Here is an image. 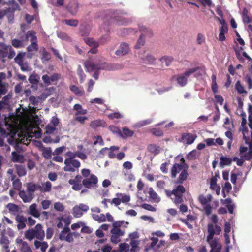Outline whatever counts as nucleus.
<instances>
[{"instance_id":"obj_1","label":"nucleus","mask_w":252,"mask_h":252,"mask_svg":"<svg viewBox=\"0 0 252 252\" xmlns=\"http://www.w3.org/2000/svg\"><path fill=\"white\" fill-rule=\"evenodd\" d=\"M221 231V228L217 225L208 224V236L207 241L210 244L211 249L210 252H220L221 245L219 243L218 240L213 239L214 235H219Z\"/></svg>"},{"instance_id":"obj_2","label":"nucleus","mask_w":252,"mask_h":252,"mask_svg":"<svg viewBox=\"0 0 252 252\" xmlns=\"http://www.w3.org/2000/svg\"><path fill=\"white\" fill-rule=\"evenodd\" d=\"M84 66L87 72H91L97 69L105 70H116L119 69L120 65L118 64H107L105 63L101 65L95 64L91 61H87L84 63Z\"/></svg>"},{"instance_id":"obj_3","label":"nucleus","mask_w":252,"mask_h":252,"mask_svg":"<svg viewBox=\"0 0 252 252\" xmlns=\"http://www.w3.org/2000/svg\"><path fill=\"white\" fill-rule=\"evenodd\" d=\"M165 192L167 196L171 197L173 202L176 205H178L183 202L184 199L183 194L186 192V189L183 186L179 185L177 186L172 191L165 190Z\"/></svg>"},{"instance_id":"obj_4","label":"nucleus","mask_w":252,"mask_h":252,"mask_svg":"<svg viewBox=\"0 0 252 252\" xmlns=\"http://www.w3.org/2000/svg\"><path fill=\"white\" fill-rule=\"evenodd\" d=\"M25 237L29 241H31L35 238L40 240H43L45 237V232L41 224L38 223L34 228L26 230L25 232Z\"/></svg>"},{"instance_id":"obj_5","label":"nucleus","mask_w":252,"mask_h":252,"mask_svg":"<svg viewBox=\"0 0 252 252\" xmlns=\"http://www.w3.org/2000/svg\"><path fill=\"white\" fill-rule=\"evenodd\" d=\"M124 223V220H118L113 222L112 224L113 228L110 231L112 234L111 241L112 243L117 244L120 242V237L124 235L125 231L120 229V227Z\"/></svg>"},{"instance_id":"obj_6","label":"nucleus","mask_w":252,"mask_h":252,"mask_svg":"<svg viewBox=\"0 0 252 252\" xmlns=\"http://www.w3.org/2000/svg\"><path fill=\"white\" fill-rule=\"evenodd\" d=\"M201 68L199 67H194L193 68L189 69L184 72L183 74H179L177 75L176 78V81L178 84L181 87L185 86L188 81L187 77H189L191 74L195 73V76L198 77L199 75H201L202 73L200 72Z\"/></svg>"},{"instance_id":"obj_7","label":"nucleus","mask_w":252,"mask_h":252,"mask_svg":"<svg viewBox=\"0 0 252 252\" xmlns=\"http://www.w3.org/2000/svg\"><path fill=\"white\" fill-rule=\"evenodd\" d=\"M139 31L141 32V34L138 38L135 45V47L136 49H139L144 45L145 42L144 37L145 36H147L150 37L153 35L152 31L144 26H139Z\"/></svg>"},{"instance_id":"obj_8","label":"nucleus","mask_w":252,"mask_h":252,"mask_svg":"<svg viewBox=\"0 0 252 252\" xmlns=\"http://www.w3.org/2000/svg\"><path fill=\"white\" fill-rule=\"evenodd\" d=\"M107 19L109 20V23L115 24L118 25H126L130 22L129 19L119 15L116 12L111 13Z\"/></svg>"},{"instance_id":"obj_9","label":"nucleus","mask_w":252,"mask_h":252,"mask_svg":"<svg viewBox=\"0 0 252 252\" xmlns=\"http://www.w3.org/2000/svg\"><path fill=\"white\" fill-rule=\"evenodd\" d=\"M247 123V120L245 118H243L241 122V126L243 127L242 133L243 135V139L245 141V143L249 144L250 146L249 158L252 157V140L251 137H249V132L247 127H244Z\"/></svg>"},{"instance_id":"obj_10","label":"nucleus","mask_w":252,"mask_h":252,"mask_svg":"<svg viewBox=\"0 0 252 252\" xmlns=\"http://www.w3.org/2000/svg\"><path fill=\"white\" fill-rule=\"evenodd\" d=\"M213 197L211 194H208L206 197V215H210L213 210L216 209L219 206L218 200L212 201Z\"/></svg>"},{"instance_id":"obj_11","label":"nucleus","mask_w":252,"mask_h":252,"mask_svg":"<svg viewBox=\"0 0 252 252\" xmlns=\"http://www.w3.org/2000/svg\"><path fill=\"white\" fill-rule=\"evenodd\" d=\"M73 235L76 236L77 234L75 232H70V228L67 226H65L61 231L59 238L61 241H65L70 243L74 241Z\"/></svg>"},{"instance_id":"obj_12","label":"nucleus","mask_w":252,"mask_h":252,"mask_svg":"<svg viewBox=\"0 0 252 252\" xmlns=\"http://www.w3.org/2000/svg\"><path fill=\"white\" fill-rule=\"evenodd\" d=\"M34 32L32 31H29L26 35V38L28 39L29 36L32 37L31 44L28 46L27 50L28 52L32 51H37L38 49V46L36 42V37L34 35Z\"/></svg>"},{"instance_id":"obj_13","label":"nucleus","mask_w":252,"mask_h":252,"mask_svg":"<svg viewBox=\"0 0 252 252\" xmlns=\"http://www.w3.org/2000/svg\"><path fill=\"white\" fill-rule=\"evenodd\" d=\"M97 183V177L94 174L91 175L89 178H87L82 181V185L88 189L96 187Z\"/></svg>"},{"instance_id":"obj_14","label":"nucleus","mask_w":252,"mask_h":252,"mask_svg":"<svg viewBox=\"0 0 252 252\" xmlns=\"http://www.w3.org/2000/svg\"><path fill=\"white\" fill-rule=\"evenodd\" d=\"M139 57L143 63L147 64H154L156 61V58L149 53H146L145 51L140 52Z\"/></svg>"},{"instance_id":"obj_15","label":"nucleus","mask_w":252,"mask_h":252,"mask_svg":"<svg viewBox=\"0 0 252 252\" xmlns=\"http://www.w3.org/2000/svg\"><path fill=\"white\" fill-rule=\"evenodd\" d=\"M196 137L197 136L195 134L188 132L183 133L181 138L179 139V141L184 144L190 145L193 143Z\"/></svg>"},{"instance_id":"obj_16","label":"nucleus","mask_w":252,"mask_h":252,"mask_svg":"<svg viewBox=\"0 0 252 252\" xmlns=\"http://www.w3.org/2000/svg\"><path fill=\"white\" fill-rule=\"evenodd\" d=\"M65 166L63 170L66 172H74L76 169H78L80 165V162L78 160H72L68 161V163L64 161Z\"/></svg>"},{"instance_id":"obj_17","label":"nucleus","mask_w":252,"mask_h":252,"mask_svg":"<svg viewBox=\"0 0 252 252\" xmlns=\"http://www.w3.org/2000/svg\"><path fill=\"white\" fill-rule=\"evenodd\" d=\"M181 162L180 164L175 163L173 165L171 170V177L172 178H175L177 173L180 171L182 172L184 169H185V165L187 164L185 163L183 158H181Z\"/></svg>"},{"instance_id":"obj_18","label":"nucleus","mask_w":252,"mask_h":252,"mask_svg":"<svg viewBox=\"0 0 252 252\" xmlns=\"http://www.w3.org/2000/svg\"><path fill=\"white\" fill-rule=\"evenodd\" d=\"M130 51L129 45L125 42H122L119 48L115 51V54L118 56H123L127 54Z\"/></svg>"},{"instance_id":"obj_19","label":"nucleus","mask_w":252,"mask_h":252,"mask_svg":"<svg viewBox=\"0 0 252 252\" xmlns=\"http://www.w3.org/2000/svg\"><path fill=\"white\" fill-rule=\"evenodd\" d=\"M79 4L77 0H71L68 4L66 9L72 15H76L78 10Z\"/></svg>"},{"instance_id":"obj_20","label":"nucleus","mask_w":252,"mask_h":252,"mask_svg":"<svg viewBox=\"0 0 252 252\" xmlns=\"http://www.w3.org/2000/svg\"><path fill=\"white\" fill-rule=\"evenodd\" d=\"M15 219L16 222L17 223L18 229H23L26 227L27 218L23 215H17L16 216Z\"/></svg>"},{"instance_id":"obj_21","label":"nucleus","mask_w":252,"mask_h":252,"mask_svg":"<svg viewBox=\"0 0 252 252\" xmlns=\"http://www.w3.org/2000/svg\"><path fill=\"white\" fill-rule=\"evenodd\" d=\"M2 123H3L4 126L6 127L7 131L3 128L4 125L0 122V133L1 136L4 137H6L10 134V133H11V130L9 129L10 125L6 121L3 122Z\"/></svg>"},{"instance_id":"obj_22","label":"nucleus","mask_w":252,"mask_h":252,"mask_svg":"<svg viewBox=\"0 0 252 252\" xmlns=\"http://www.w3.org/2000/svg\"><path fill=\"white\" fill-rule=\"evenodd\" d=\"M188 165H185V169H184L181 172L177 180L176 183L178 184H182L184 181H185L188 176Z\"/></svg>"},{"instance_id":"obj_23","label":"nucleus","mask_w":252,"mask_h":252,"mask_svg":"<svg viewBox=\"0 0 252 252\" xmlns=\"http://www.w3.org/2000/svg\"><path fill=\"white\" fill-rule=\"evenodd\" d=\"M159 61L162 65L165 64V66L168 67L170 66L173 62L174 58L171 56L165 55L160 58Z\"/></svg>"},{"instance_id":"obj_24","label":"nucleus","mask_w":252,"mask_h":252,"mask_svg":"<svg viewBox=\"0 0 252 252\" xmlns=\"http://www.w3.org/2000/svg\"><path fill=\"white\" fill-rule=\"evenodd\" d=\"M29 213L37 218H39L40 216V214L37 209V205L35 203H33L30 206Z\"/></svg>"},{"instance_id":"obj_25","label":"nucleus","mask_w":252,"mask_h":252,"mask_svg":"<svg viewBox=\"0 0 252 252\" xmlns=\"http://www.w3.org/2000/svg\"><path fill=\"white\" fill-rule=\"evenodd\" d=\"M18 194L20 197L22 199L23 202L25 203L30 202L33 198L32 197V195H31L30 194H29V193H28V194H27L26 192L24 190L20 191Z\"/></svg>"},{"instance_id":"obj_26","label":"nucleus","mask_w":252,"mask_h":252,"mask_svg":"<svg viewBox=\"0 0 252 252\" xmlns=\"http://www.w3.org/2000/svg\"><path fill=\"white\" fill-rule=\"evenodd\" d=\"M34 246L36 249L40 248L41 251L42 252H45L46 249L48 247V244L46 242H40L37 240H35Z\"/></svg>"},{"instance_id":"obj_27","label":"nucleus","mask_w":252,"mask_h":252,"mask_svg":"<svg viewBox=\"0 0 252 252\" xmlns=\"http://www.w3.org/2000/svg\"><path fill=\"white\" fill-rule=\"evenodd\" d=\"M232 161V159L230 158L224 156H221L220 158V164L221 167H224L225 166L230 165Z\"/></svg>"},{"instance_id":"obj_28","label":"nucleus","mask_w":252,"mask_h":252,"mask_svg":"<svg viewBox=\"0 0 252 252\" xmlns=\"http://www.w3.org/2000/svg\"><path fill=\"white\" fill-rule=\"evenodd\" d=\"M27 189L28 193L32 195L33 198L34 196V192L36 191V184L32 182L27 184Z\"/></svg>"},{"instance_id":"obj_29","label":"nucleus","mask_w":252,"mask_h":252,"mask_svg":"<svg viewBox=\"0 0 252 252\" xmlns=\"http://www.w3.org/2000/svg\"><path fill=\"white\" fill-rule=\"evenodd\" d=\"M119 149V147L115 146H111L110 148H107V147L102 148L100 150V152H102L103 151H105V150H110L111 151L108 153V157H109V158H113L116 156L115 154L113 153V151H117Z\"/></svg>"},{"instance_id":"obj_30","label":"nucleus","mask_w":252,"mask_h":252,"mask_svg":"<svg viewBox=\"0 0 252 252\" xmlns=\"http://www.w3.org/2000/svg\"><path fill=\"white\" fill-rule=\"evenodd\" d=\"M105 125V122L104 121L99 119L92 121L90 124V126L94 129L100 126L104 127Z\"/></svg>"},{"instance_id":"obj_31","label":"nucleus","mask_w":252,"mask_h":252,"mask_svg":"<svg viewBox=\"0 0 252 252\" xmlns=\"http://www.w3.org/2000/svg\"><path fill=\"white\" fill-rule=\"evenodd\" d=\"M249 145V147L250 148L249 145ZM247 151L248 148L246 147L241 146L240 148V155H241V157H244L245 159L246 160H249L251 159L252 158V157L250 158H249L250 156L249 152H248V153L247 154V155H245ZM249 151H250V150H249Z\"/></svg>"},{"instance_id":"obj_32","label":"nucleus","mask_w":252,"mask_h":252,"mask_svg":"<svg viewBox=\"0 0 252 252\" xmlns=\"http://www.w3.org/2000/svg\"><path fill=\"white\" fill-rule=\"evenodd\" d=\"M220 31L219 40L221 41H223L225 40V33L228 31L227 26L221 27L220 29Z\"/></svg>"},{"instance_id":"obj_33","label":"nucleus","mask_w":252,"mask_h":252,"mask_svg":"<svg viewBox=\"0 0 252 252\" xmlns=\"http://www.w3.org/2000/svg\"><path fill=\"white\" fill-rule=\"evenodd\" d=\"M17 175L20 176H24L26 174V171L24 166L22 165H17L15 166Z\"/></svg>"},{"instance_id":"obj_34","label":"nucleus","mask_w":252,"mask_h":252,"mask_svg":"<svg viewBox=\"0 0 252 252\" xmlns=\"http://www.w3.org/2000/svg\"><path fill=\"white\" fill-rule=\"evenodd\" d=\"M40 79L39 76L37 74H32L30 75L29 81L30 83L34 85H37Z\"/></svg>"},{"instance_id":"obj_35","label":"nucleus","mask_w":252,"mask_h":252,"mask_svg":"<svg viewBox=\"0 0 252 252\" xmlns=\"http://www.w3.org/2000/svg\"><path fill=\"white\" fill-rule=\"evenodd\" d=\"M42 56L41 58V61H42V62H46V61H49L51 58V54L49 52H47L45 48H43L42 49Z\"/></svg>"},{"instance_id":"obj_36","label":"nucleus","mask_w":252,"mask_h":252,"mask_svg":"<svg viewBox=\"0 0 252 252\" xmlns=\"http://www.w3.org/2000/svg\"><path fill=\"white\" fill-rule=\"evenodd\" d=\"M73 109L77 111L75 115L79 114L85 115L87 113V111L86 109H82V107L80 104H76L74 105Z\"/></svg>"},{"instance_id":"obj_37","label":"nucleus","mask_w":252,"mask_h":252,"mask_svg":"<svg viewBox=\"0 0 252 252\" xmlns=\"http://www.w3.org/2000/svg\"><path fill=\"white\" fill-rule=\"evenodd\" d=\"M235 87L239 94L247 93V91L245 90L244 86L239 80L236 82Z\"/></svg>"},{"instance_id":"obj_38","label":"nucleus","mask_w":252,"mask_h":252,"mask_svg":"<svg viewBox=\"0 0 252 252\" xmlns=\"http://www.w3.org/2000/svg\"><path fill=\"white\" fill-rule=\"evenodd\" d=\"M123 136L122 137L124 139H126L128 137H132L134 134V132L127 127L123 128Z\"/></svg>"},{"instance_id":"obj_39","label":"nucleus","mask_w":252,"mask_h":252,"mask_svg":"<svg viewBox=\"0 0 252 252\" xmlns=\"http://www.w3.org/2000/svg\"><path fill=\"white\" fill-rule=\"evenodd\" d=\"M116 196L117 197H119L120 198L121 202L124 203L128 202L130 200V197L128 195L122 194L121 193H116Z\"/></svg>"},{"instance_id":"obj_40","label":"nucleus","mask_w":252,"mask_h":252,"mask_svg":"<svg viewBox=\"0 0 252 252\" xmlns=\"http://www.w3.org/2000/svg\"><path fill=\"white\" fill-rule=\"evenodd\" d=\"M70 90L73 92L76 95L81 96L84 94V91L81 90L79 87L75 85H72L70 87Z\"/></svg>"},{"instance_id":"obj_41","label":"nucleus","mask_w":252,"mask_h":252,"mask_svg":"<svg viewBox=\"0 0 252 252\" xmlns=\"http://www.w3.org/2000/svg\"><path fill=\"white\" fill-rule=\"evenodd\" d=\"M248 113H249V126L251 129V138L252 140V105H248Z\"/></svg>"},{"instance_id":"obj_42","label":"nucleus","mask_w":252,"mask_h":252,"mask_svg":"<svg viewBox=\"0 0 252 252\" xmlns=\"http://www.w3.org/2000/svg\"><path fill=\"white\" fill-rule=\"evenodd\" d=\"M72 214L75 218H80L83 215V212L78 207V205H76L73 208Z\"/></svg>"},{"instance_id":"obj_43","label":"nucleus","mask_w":252,"mask_h":252,"mask_svg":"<svg viewBox=\"0 0 252 252\" xmlns=\"http://www.w3.org/2000/svg\"><path fill=\"white\" fill-rule=\"evenodd\" d=\"M77 73L79 77L80 83H82L85 79L86 75L84 73L83 70L80 65H79L78 66Z\"/></svg>"},{"instance_id":"obj_44","label":"nucleus","mask_w":252,"mask_h":252,"mask_svg":"<svg viewBox=\"0 0 252 252\" xmlns=\"http://www.w3.org/2000/svg\"><path fill=\"white\" fill-rule=\"evenodd\" d=\"M139 244V241L138 240H132V241H130V245L131 246V252H137L138 250Z\"/></svg>"},{"instance_id":"obj_45","label":"nucleus","mask_w":252,"mask_h":252,"mask_svg":"<svg viewBox=\"0 0 252 252\" xmlns=\"http://www.w3.org/2000/svg\"><path fill=\"white\" fill-rule=\"evenodd\" d=\"M85 43L90 47H98L99 43L96 42L94 39L92 38H88L85 39Z\"/></svg>"},{"instance_id":"obj_46","label":"nucleus","mask_w":252,"mask_h":252,"mask_svg":"<svg viewBox=\"0 0 252 252\" xmlns=\"http://www.w3.org/2000/svg\"><path fill=\"white\" fill-rule=\"evenodd\" d=\"M25 56V53L20 52L16 56V57L14 58V61L15 62L18 64H19L20 63L24 62L23 59Z\"/></svg>"},{"instance_id":"obj_47","label":"nucleus","mask_w":252,"mask_h":252,"mask_svg":"<svg viewBox=\"0 0 252 252\" xmlns=\"http://www.w3.org/2000/svg\"><path fill=\"white\" fill-rule=\"evenodd\" d=\"M9 45L4 43L0 42V55H7Z\"/></svg>"},{"instance_id":"obj_48","label":"nucleus","mask_w":252,"mask_h":252,"mask_svg":"<svg viewBox=\"0 0 252 252\" xmlns=\"http://www.w3.org/2000/svg\"><path fill=\"white\" fill-rule=\"evenodd\" d=\"M109 129L113 133L118 134L120 137L123 136V134L121 130L116 126L111 125L109 126Z\"/></svg>"},{"instance_id":"obj_49","label":"nucleus","mask_w":252,"mask_h":252,"mask_svg":"<svg viewBox=\"0 0 252 252\" xmlns=\"http://www.w3.org/2000/svg\"><path fill=\"white\" fill-rule=\"evenodd\" d=\"M248 10L246 8H244L242 12L243 22L244 23H249L251 21V19L248 15Z\"/></svg>"},{"instance_id":"obj_50","label":"nucleus","mask_w":252,"mask_h":252,"mask_svg":"<svg viewBox=\"0 0 252 252\" xmlns=\"http://www.w3.org/2000/svg\"><path fill=\"white\" fill-rule=\"evenodd\" d=\"M43 192H48L51 190L52 184L49 181L42 183Z\"/></svg>"},{"instance_id":"obj_51","label":"nucleus","mask_w":252,"mask_h":252,"mask_svg":"<svg viewBox=\"0 0 252 252\" xmlns=\"http://www.w3.org/2000/svg\"><path fill=\"white\" fill-rule=\"evenodd\" d=\"M63 22L65 24L72 27H76L78 24V21L76 19H65Z\"/></svg>"},{"instance_id":"obj_52","label":"nucleus","mask_w":252,"mask_h":252,"mask_svg":"<svg viewBox=\"0 0 252 252\" xmlns=\"http://www.w3.org/2000/svg\"><path fill=\"white\" fill-rule=\"evenodd\" d=\"M120 252H129V246L128 244L123 243L119 245Z\"/></svg>"},{"instance_id":"obj_53","label":"nucleus","mask_w":252,"mask_h":252,"mask_svg":"<svg viewBox=\"0 0 252 252\" xmlns=\"http://www.w3.org/2000/svg\"><path fill=\"white\" fill-rule=\"evenodd\" d=\"M65 155L68 156V158H66L64 161L68 163L70 160H75L74 158L76 157V152L73 153L71 151H68L65 154Z\"/></svg>"},{"instance_id":"obj_54","label":"nucleus","mask_w":252,"mask_h":252,"mask_svg":"<svg viewBox=\"0 0 252 252\" xmlns=\"http://www.w3.org/2000/svg\"><path fill=\"white\" fill-rule=\"evenodd\" d=\"M245 81L248 84L249 89H252V73L246 75Z\"/></svg>"},{"instance_id":"obj_55","label":"nucleus","mask_w":252,"mask_h":252,"mask_svg":"<svg viewBox=\"0 0 252 252\" xmlns=\"http://www.w3.org/2000/svg\"><path fill=\"white\" fill-rule=\"evenodd\" d=\"M11 44L13 47L16 48L23 47V44L22 41L17 39H12L11 40Z\"/></svg>"},{"instance_id":"obj_56","label":"nucleus","mask_w":252,"mask_h":252,"mask_svg":"<svg viewBox=\"0 0 252 252\" xmlns=\"http://www.w3.org/2000/svg\"><path fill=\"white\" fill-rule=\"evenodd\" d=\"M20 250L22 252H32L31 248L29 247L27 242L23 243L21 245Z\"/></svg>"},{"instance_id":"obj_57","label":"nucleus","mask_w":252,"mask_h":252,"mask_svg":"<svg viewBox=\"0 0 252 252\" xmlns=\"http://www.w3.org/2000/svg\"><path fill=\"white\" fill-rule=\"evenodd\" d=\"M7 208L10 212H18L19 211L18 206L16 204H12V203L8 204L7 205Z\"/></svg>"},{"instance_id":"obj_58","label":"nucleus","mask_w":252,"mask_h":252,"mask_svg":"<svg viewBox=\"0 0 252 252\" xmlns=\"http://www.w3.org/2000/svg\"><path fill=\"white\" fill-rule=\"evenodd\" d=\"M151 133L156 136H162L163 134V131L159 128H154L151 130Z\"/></svg>"},{"instance_id":"obj_59","label":"nucleus","mask_w":252,"mask_h":252,"mask_svg":"<svg viewBox=\"0 0 252 252\" xmlns=\"http://www.w3.org/2000/svg\"><path fill=\"white\" fill-rule=\"evenodd\" d=\"M148 148L150 152L157 154L158 153L159 147L155 144H150Z\"/></svg>"},{"instance_id":"obj_60","label":"nucleus","mask_w":252,"mask_h":252,"mask_svg":"<svg viewBox=\"0 0 252 252\" xmlns=\"http://www.w3.org/2000/svg\"><path fill=\"white\" fill-rule=\"evenodd\" d=\"M12 184L13 188L15 189L19 190L22 188V183L19 179L14 180Z\"/></svg>"},{"instance_id":"obj_61","label":"nucleus","mask_w":252,"mask_h":252,"mask_svg":"<svg viewBox=\"0 0 252 252\" xmlns=\"http://www.w3.org/2000/svg\"><path fill=\"white\" fill-rule=\"evenodd\" d=\"M43 157L46 159H49L52 157V150L50 148L45 149L43 152Z\"/></svg>"},{"instance_id":"obj_62","label":"nucleus","mask_w":252,"mask_h":252,"mask_svg":"<svg viewBox=\"0 0 252 252\" xmlns=\"http://www.w3.org/2000/svg\"><path fill=\"white\" fill-rule=\"evenodd\" d=\"M54 209L59 212H63L64 209V207L62 203L56 202L54 204Z\"/></svg>"},{"instance_id":"obj_63","label":"nucleus","mask_w":252,"mask_h":252,"mask_svg":"<svg viewBox=\"0 0 252 252\" xmlns=\"http://www.w3.org/2000/svg\"><path fill=\"white\" fill-rule=\"evenodd\" d=\"M197 153V152L196 150H192L187 155V158L189 160L195 159L196 158Z\"/></svg>"},{"instance_id":"obj_64","label":"nucleus","mask_w":252,"mask_h":252,"mask_svg":"<svg viewBox=\"0 0 252 252\" xmlns=\"http://www.w3.org/2000/svg\"><path fill=\"white\" fill-rule=\"evenodd\" d=\"M141 207H142V208H143L145 210L152 211V212L156 211V208L154 207H153L152 205H151L150 204H146V203L142 204L141 205Z\"/></svg>"}]
</instances>
